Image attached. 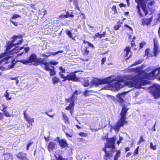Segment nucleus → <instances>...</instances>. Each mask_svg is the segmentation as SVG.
Masks as SVG:
<instances>
[{"label":"nucleus","mask_w":160,"mask_h":160,"mask_svg":"<svg viewBox=\"0 0 160 160\" xmlns=\"http://www.w3.org/2000/svg\"><path fill=\"white\" fill-rule=\"evenodd\" d=\"M145 85V84L142 80L138 77H135L131 81L122 82H115L111 84L108 85V86L104 87V89L106 90L118 91L120 88H123L124 86L130 88L135 87L137 88H142V86Z\"/></svg>","instance_id":"1"},{"label":"nucleus","mask_w":160,"mask_h":160,"mask_svg":"<svg viewBox=\"0 0 160 160\" xmlns=\"http://www.w3.org/2000/svg\"><path fill=\"white\" fill-rule=\"evenodd\" d=\"M17 36H15L12 37L11 41H8L7 43L6 49V55L11 56L10 58L12 57V54L14 53H17L18 52V50H22L24 48V47H22L19 48L17 45H18L21 44L22 42V40H20L19 42L13 44L17 38Z\"/></svg>","instance_id":"2"},{"label":"nucleus","mask_w":160,"mask_h":160,"mask_svg":"<svg viewBox=\"0 0 160 160\" xmlns=\"http://www.w3.org/2000/svg\"><path fill=\"white\" fill-rule=\"evenodd\" d=\"M122 104H123V106L122 108L121 112L120 113V115L121 117L119 119L117 122V123L113 126L112 128L114 129L115 131H118L119 130L121 127L123 126L124 125L128 123L127 121L126 120V114L128 110V108H127L126 105L124 103H125V101H119Z\"/></svg>","instance_id":"3"},{"label":"nucleus","mask_w":160,"mask_h":160,"mask_svg":"<svg viewBox=\"0 0 160 160\" xmlns=\"http://www.w3.org/2000/svg\"><path fill=\"white\" fill-rule=\"evenodd\" d=\"M142 77L144 79L150 80L157 78L160 81V67L152 69L150 72L143 74Z\"/></svg>","instance_id":"4"},{"label":"nucleus","mask_w":160,"mask_h":160,"mask_svg":"<svg viewBox=\"0 0 160 160\" xmlns=\"http://www.w3.org/2000/svg\"><path fill=\"white\" fill-rule=\"evenodd\" d=\"M114 80V79H112L110 77L102 79L94 78L91 81V83L92 86L97 87L103 84L111 83Z\"/></svg>","instance_id":"5"},{"label":"nucleus","mask_w":160,"mask_h":160,"mask_svg":"<svg viewBox=\"0 0 160 160\" xmlns=\"http://www.w3.org/2000/svg\"><path fill=\"white\" fill-rule=\"evenodd\" d=\"M150 91L155 99H158L160 97V86L158 84L153 85L151 88Z\"/></svg>","instance_id":"6"},{"label":"nucleus","mask_w":160,"mask_h":160,"mask_svg":"<svg viewBox=\"0 0 160 160\" xmlns=\"http://www.w3.org/2000/svg\"><path fill=\"white\" fill-rule=\"evenodd\" d=\"M150 0H135L136 2L138 4L137 6V9L140 8L139 6V5H140L141 8L144 12L145 16L149 14L147 7V3L148 1Z\"/></svg>","instance_id":"7"},{"label":"nucleus","mask_w":160,"mask_h":160,"mask_svg":"<svg viewBox=\"0 0 160 160\" xmlns=\"http://www.w3.org/2000/svg\"><path fill=\"white\" fill-rule=\"evenodd\" d=\"M37 55L35 53H32L28 59L22 60L21 62L25 64L31 63L32 62L35 63L37 60Z\"/></svg>","instance_id":"8"},{"label":"nucleus","mask_w":160,"mask_h":160,"mask_svg":"<svg viewBox=\"0 0 160 160\" xmlns=\"http://www.w3.org/2000/svg\"><path fill=\"white\" fill-rule=\"evenodd\" d=\"M116 139L115 137L107 138V143L106 144L105 147L107 148L114 149L115 148L114 142L116 141Z\"/></svg>","instance_id":"9"},{"label":"nucleus","mask_w":160,"mask_h":160,"mask_svg":"<svg viewBox=\"0 0 160 160\" xmlns=\"http://www.w3.org/2000/svg\"><path fill=\"white\" fill-rule=\"evenodd\" d=\"M67 80L68 81H72L74 82H77L79 80L78 78L77 77L75 72H72L69 73L67 75Z\"/></svg>","instance_id":"10"},{"label":"nucleus","mask_w":160,"mask_h":160,"mask_svg":"<svg viewBox=\"0 0 160 160\" xmlns=\"http://www.w3.org/2000/svg\"><path fill=\"white\" fill-rule=\"evenodd\" d=\"M154 42L153 46V55L154 57H157L159 53L160 50L158 49V42L156 39L153 40Z\"/></svg>","instance_id":"11"},{"label":"nucleus","mask_w":160,"mask_h":160,"mask_svg":"<svg viewBox=\"0 0 160 160\" xmlns=\"http://www.w3.org/2000/svg\"><path fill=\"white\" fill-rule=\"evenodd\" d=\"M11 56L6 55L5 53H3L1 54L0 55V65L3 62H5V63L7 64L8 63L7 61L10 58Z\"/></svg>","instance_id":"12"},{"label":"nucleus","mask_w":160,"mask_h":160,"mask_svg":"<svg viewBox=\"0 0 160 160\" xmlns=\"http://www.w3.org/2000/svg\"><path fill=\"white\" fill-rule=\"evenodd\" d=\"M24 117L26 120L28 122V123L31 124V126L32 125V123L34 122V119L28 115L26 114V111H23Z\"/></svg>","instance_id":"13"},{"label":"nucleus","mask_w":160,"mask_h":160,"mask_svg":"<svg viewBox=\"0 0 160 160\" xmlns=\"http://www.w3.org/2000/svg\"><path fill=\"white\" fill-rule=\"evenodd\" d=\"M2 108H0V110L3 112V115L6 117H10L11 116H13V115L10 114L9 112L6 110V109L8 108L7 106H5L3 105H2Z\"/></svg>","instance_id":"14"},{"label":"nucleus","mask_w":160,"mask_h":160,"mask_svg":"<svg viewBox=\"0 0 160 160\" xmlns=\"http://www.w3.org/2000/svg\"><path fill=\"white\" fill-rule=\"evenodd\" d=\"M81 93L80 91L76 90L72 94L70 98L71 100H75L77 98V97L78 95H80Z\"/></svg>","instance_id":"15"},{"label":"nucleus","mask_w":160,"mask_h":160,"mask_svg":"<svg viewBox=\"0 0 160 160\" xmlns=\"http://www.w3.org/2000/svg\"><path fill=\"white\" fill-rule=\"evenodd\" d=\"M70 103L68 106L66 107V109L67 110H70V113L71 115L72 114L73 107L74 105V101H70Z\"/></svg>","instance_id":"16"},{"label":"nucleus","mask_w":160,"mask_h":160,"mask_svg":"<svg viewBox=\"0 0 160 160\" xmlns=\"http://www.w3.org/2000/svg\"><path fill=\"white\" fill-rule=\"evenodd\" d=\"M17 157L22 160H28L26 155L23 153L19 152L17 154Z\"/></svg>","instance_id":"17"},{"label":"nucleus","mask_w":160,"mask_h":160,"mask_svg":"<svg viewBox=\"0 0 160 160\" xmlns=\"http://www.w3.org/2000/svg\"><path fill=\"white\" fill-rule=\"evenodd\" d=\"M56 144L53 142H51L49 143L48 148L49 152H51L56 147Z\"/></svg>","instance_id":"18"},{"label":"nucleus","mask_w":160,"mask_h":160,"mask_svg":"<svg viewBox=\"0 0 160 160\" xmlns=\"http://www.w3.org/2000/svg\"><path fill=\"white\" fill-rule=\"evenodd\" d=\"M152 18H149L143 19L142 22V25H144L146 24V25H150L152 22Z\"/></svg>","instance_id":"19"},{"label":"nucleus","mask_w":160,"mask_h":160,"mask_svg":"<svg viewBox=\"0 0 160 160\" xmlns=\"http://www.w3.org/2000/svg\"><path fill=\"white\" fill-rule=\"evenodd\" d=\"M60 146L62 148H66L67 146V143L65 139H62L59 141Z\"/></svg>","instance_id":"20"},{"label":"nucleus","mask_w":160,"mask_h":160,"mask_svg":"<svg viewBox=\"0 0 160 160\" xmlns=\"http://www.w3.org/2000/svg\"><path fill=\"white\" fill-rule=\"evenodd\" d=\"M88 47L86 46H84L83 48H82V51L84 55H87L89 52V51L88 50Z\"/></svg>","instance_id":"21"},{"label":"nucleus","mask_w":160,"mask_h":160,"mask_svg":"<svg viewBox=\"0 0 160 160\" xmlns=\"http://www.w3.org/2000/svg\"><path fill=\"white\" fill-rule=\"evenodd\" d=\"M106 34V33L105 32H103L101 34H100L98 32L95 34L94 37L95 38H101L102 37H104L105 36Z\"/></svg>","instance_id":"22"},{"label":"nucleus","mask_w":160,"mask_h":160,"mask_svg":"<svg viewBox=\"0 0 160 160\" xmlns=\"http://www.w3.org/2000/svg\"><path fill=\"white\" fill-rule=\"evenodd\" d=\"M44 62H42V59L41 58H37V60H36L35 63H34V65L35 66H38L39 64H43Z\"/></svg>","instance_id":"23"},{"label":"nucleus","mask_w":160,"mask_h":160,"mask_svg":"<svg viewBox=\"0 0 160 160\" xmlns=\"http://www.w3.org/2000/svg\"><path fill=\"white\" fill-rule=\"evenodd\" d=\"M145 67L144 64L142 65V66L139 67H137L136 68H134L133 69L135 72H138L139 71L142 70Z\"/></svg>","instance_id":"24"},{"label":"nucleus","mask_w":160,"mask_h":160,"mask_svg":"<svg viewBox=\"0 0 160 160\" xmlns=\"http://www.w3.org/2000/svg\"><path fill=\"white\" fill-rule=\"evenodd\" d=\"M131 50L130 48L129 47H127L124 50V52L125 53V56L128 57V55Z\"/></svg>","instance_id":"25"},{"label":"nucleus","mask_w":160,"mask_h":160,"mask_svg":"<svg viewBox=\"0 0 160 160\" xmlns=\"http://www.w3.org/2000/svg\"><path fill=\"white\" fill-rule=\"evenodd\" d=\"M63 52V51H61V50H59V51H58L57 52H46V54H48L49 53V55H50V56L51 55H53V56H55L56 55L59 53H62Z\"/></svg>","instance_id":"26"},{"label":"nucleus","mask_w":160,"mask_h":160,"mask_svg":"<svg viewBox=\"0 0 160 160\" xmlns=\"http://www.w3.org/2000/svg\"><path fill=\"white\" fill-rule=\"evenodd\" d=\"M43 65H45V69L47 71H50L52 69V68H50L49 67V64L48 62H45L43 63Z\"/></svg>","instance_id":"27"},{"label":"nucleus","mask_w":160,"mask_h":160,"mask_svg":"<svg viewBox=\"0 0 160 160\" xmlns=\"http://www.w3.org/2000/svg\"><path fill=\"white\" fill-rule=\"evenodd\" d=\"M62 116L63 117V119L65 123L66 124L69 123V119L67 116V115L66 114L63 113Z\"/></svg>","instance_id":"28"},{"label":"nucleus","mask_w":160,"mask_h":160,"mask_svg":"<svg viewBox=\"0 0 160 160\" xmlns=\"http://www.w3.org/2000/svg\"><path fill=\"white\" fill-rule=\"evenodd\" d=\"M59 80L60 79L59 78H57L56 76H55L54 77H53L52 78V83L54 84H55L58 83L59 81Z\"/></svg>","instance_id":"29"},{"label":"nucleus","mask_w":160,"mask_h":160,"mask_svg":"<svg viewBox=\"0 0 160 160\" xmlns=\"http://www.w3.org/2000/svg\"><path fill=\"white\" fill-rule=\"evenodd\" d=\"M152 69H153L151 67H149L146 68L145 69L142 70V73L145 74L146 73H148L147 72H150Z\"/></svg>","instance_id":"30"},{"label":"nucleus","mask_w":160,"mask_h":160,"mask_svg":"<svg viewBox=\"0 0 160 160\" xmlns=\"http://www.w3.org/2000/svg\"><path fill=\"white\" fill-rule=\"evenodd\" d=\"M59 74L60 76V78H61L63 79L62 80V81L64 82L66 80H67V75L66 76H65L63 73H62V72H59Z\"/></svg>","instance_id":"31"},{"label":"nucleus","mask_w":160,"mask_h":160,"mask_svg":"<svg viewBox=\"0 0 160 160\" xmlns=\"http://www.w3.org/2000/svg\"><path fill=\"white\" fill-rule=\"evenodd\" d=\"M83 43L84 44H86L87 43L88 44V45L87 47H88V48H89V47H90L92 48H94V47L93 45L91 43L88 42V41H86L85 40H84L83 41Z\"/></svg>","instance_id":"32"},{"label":"nucleus","mask_w":160,"mask_h":160,"mask_svg":"<svg viewBox=\"0 0 160 160\" xmlns=\"http://www.w3.org/2000/svg\"><path fill=\"white\" fill-rule=\"evenodd\" d=\"M116 154L114 157V160H117V158L120 156V151L116 150Z\"/></svg>","instance_id":"33"},{"label":"nucleus","mask_w":160,"mask_h":160,"mask_svg":"<svg viewBox=\"0 0 160 160\" xmlns=\"http://www.w3.org/2000/svg\"><path fill=\"white\" fill-rule=\"evenodd\" d=\"M52 68V69L49 71H50V76H53L56 74V72L54 70V67L53 66H50Z\"/></svg>","instance_id":"34"},{"label":"nucleus","mask_w":160,"mask_h":160,"mask_svg":"<svg viewBox=\"0 0 160 160\" xmlns=\"http://www.w3.org/2000/svg\"><path fill=\"white\" fill-rule=\"evenodd\" d=\"M72 12H71L70 13L68 11H67L66 12V18H69L71 17L73 18L74 17V15L72 14Z\"/></svg>","instance_id":"35"},{"label":"nucleus","mask_w":160,"mask_h":160,"mask_svg":"<svg viewBox=\"0 0 160 160\" xmlns=\"http://www.w3.org/2000/svg\"><path fill=\"white\" fill-rule=\"evenodd\" d=\"M8 91V90H6V92L4 94V96L7 99H8V100H10L12 98H11V97H9V94L8 92H7V91Z\"/></svg>","instance_id":"36"},{"label":"nucleus","mask_w":160,"mask_h":160,"mask_svg":"<svg viewBox=\"0 0 160 160\" xmlns=\"http://www.w3.org/2000/svg\"><path fill=\"white\" fill-rule=\"evenodd\" d=\"M150 147L151 149L153 150H155L156 149V145H153L152 142L150 143Z\"/></svg>","instance_id":"37"},{"label":"nucleus","mask_w":160,"mask_h":160,"mask_svg":"<svg viewBox=\"0 0 160 160\" xmlns=\"http://www.w3.org/2000/svg\"><path fill=\"white\" fill-rule=\"evenodd\" d=\"M123 96V94L122 93L121 94H118L117 95V97L118 100H123V98H122V97Z\"/></svg>","instance_id":"38"},{"label":"nucleus","mask_w":160,"mask_h":160,"mask_svg":"<svg viewBox=\"0 0 160 160\" xmlns=\"http://www.w3.org/2000/svg\"><path fill=\"white\" fill-rule=\"evenodd\" d=\"M91 93V92L89 91L88 90L85 91L83 93V95L85 96H88L90 95Z\"/></svg>","instance_id":"39"},{"label":"nucleus","mask_w":160,"mask_h":160,"mask_svg":"<svg viewBox=\"0 0 160 160\" xmlns=\"http://www.w3.org/2000/svg\"><path fill=\"white\" fill-rule=\"evenodd\" d=\"M89 85V82L87 79H86L84 80V83H83V85L85 87H87Z\"/></svg>","instance_id":"40"},{"label":"nucleus","mask_w":160,"mask_h":160,"mask_svg":"<svg viewBox=\"0 0 160 160\" xmlns=\"http://www.w3.org/2000/svg\"><path fill=\"white\" fill-rule=\"evenodd\" d=\"M111 9L112 11L114 12L113 14H115L117 12L116 6L115 5L113 6Z\"/></svg>","instance_id":"41"},{"label":"nucleus","mask_w":160,"mask_h":160,"mask_svg":"<svg viewBox=\"0 0 160 160\" xmlns=\"http://www.w3.org/2000/svg\"><path fill=\"white\" fill-rule=\"evenodd\" d=\"M66 32L70 38H72V33L70 31L68 30L66 31Z\"/></svg>","instance_id":"42"},{"label":"nucleus","mask_w":160,"mask_h":160,"mask_svg":"<svg viewBox=\"0 0 160 160\" xmlns=\"http://www.w3.org/2000/svg\"><path fill=\"white\" fill-rule=\"evenodd\" d=\"M142 62V60H139L137 61H136V62H134V63L132 64L131 66H134V65H138V64H141Z\"/></svg>","instance_id":"43"},{"label":"nucleus","mask_w":160,"mask_h":160,"mask_svg":"<svg viewBox=\"0 0 160 160\" xmlns=\"http://www.w3.org/2000/svg\"><path fill=\"white\" fill-rule=\"evenodd\" d=\"M145 141V140L143 139V137L142 136H141L140 137V139L138 142L137 144L138 145L139 144L141 143L144 142Z\"/></svg>","instance_id":"44"},{"label":"nucleus","mask_w":160,"mask_h":160,"mask_svg":"<svg viewBox=\"0 0 160 160\" xmlns=\"http://www.w3.org/2000/svg\"><path fill=\"white\" fill-rule=\"evenodd\" d=\"M49 63L51 65H55L57 64L58 63V62H56L54 61H51L49 62Z\"/></svg>","instance_id":"45"},{"label":"nucleus","mask_w":160,"mask_h":160,"mask_svg":"<svg viewBox=\"0 0 160 160\" xmlns=\"http://www.w3.org/2000/svg\"><path fill=\"white\" fill-rule=\"evenodd\" d=\"M147 8L148 9V10L151 12V13L149 14V15H151L153 13V12L154 9L150 7L149 6H147Z\"/></svg>","instance_id":"46"},{"label":"nucleus","mask_w":160,"mask_h":160,"mask_svg":"<svg viewBox=\"0 0 160 160\" xmlns=\"http://www.w3.org/2000/svg\"><path fill=\"white\" fill-rule=\"evenodd\" d=\"M20 16L18 14H14L12 17V19H16L20 17Z\"/></svg>","instance_id":"47"},{"label":"nucleus","mask_w":160,"mask_h":160,"mask_svg":"<svg viewBox=\"0 0 160 160\" xmlns=\"http://www.w3.org/2000/svg\"><path fill=\"white\" fill-rule=\"evenodd\" d=\"M155 3V2L154 1H152L148 3L147 6H152V5L154 4Z\"/></svg>","instance_id":"48"},{"label":"nucleus","mask_w":160,"mask_h":160,"mask_svg":"<svg viewBox=\"0 0 160 160\" xmlns=\"http://www.w3.org/2000/svg\"><path fill=\"white\" fill-rule=\"evenodd\" d=\"M137 12L139 15L140 17H142L143 16V14L141 13V11L140 8L137 9Z\"/></svg>","instance_id":"49"},{"label":"nucleus","mask_w":160,"mask_h":160,"mask_svg":"<svg viewBox=\"0 0 160 160\" xmlns=\"http://www.w3.org/2000/svg\"><path fill=\"white\" fill-rule=\"evenodd\" d=\"M59 69L60 70V72H62V73H64L65 72V69L64 68H63L62 67H60L59 68Z\"/></svg>","instance_id":"50"},{"label":"nucleus","mask_w":160,"mask_h":160,"mask_svg":"<svg viewBox=\"0 0 160 160\" xmlns=\"http://www.w3.org/2000/svg\"><path fill=\"white\" fill-rule=\"evenodd\" d=\"M146 44L145 42H142L139 44V48H142L143 46Z\"/></svg>","instance_id":"51"},{"label":"nucleus","mask_w":160,"mask_h":160,"mask_svg":"<svg viewBox=\"0 0 160 160\" xmlns=\"http://www.w3.org/2000/svg\"><path fill=\"white\" fill-rule=\"evenodd\" d=\"M73 4L76 7H78V4L79 0H73Z\"/></svg>","instance_id":"52"},{"label":"nucleus","mask_w":160,"mask_h":160,"mask_svg":"<svg viewBox=\"0 0 160 160\" xmlns=\"http://www.w3.org/2000/svg\"><path fill=\"white\" fill-rule=\"evenodd\" d=\"M121 26L120 25H116L114 26V29L116 30H118Z\"/></svg>","instance_id":"53"},{"label":"nucleus","mask_w":160,"mask_h":160,"mask_svg":"<svg viewBox=\"0 0 160 160\" xmlns=\"http://www.w3.org/2000/svg\"><path fill=\"white\" fill-rule=\"evenodd\" d=\"M10 22L15 26H17L18 25V23L17 22H14L12 20H10Z\"/></svg>","instance_id":"54"},{"label":"nucleus","mask_w":160,"mask_h":160,"mask_svg":"<svg viewBox=\"0 0 160 160\" xmlns=\"http://www.w3.org/2000/svg\"><path fill=\"white\" fill-rule=\"evenodd\" d=\"M14 62H15V61H14L13 60L12 61V65H11L10 66H9L10 68H13L14 64L15 63V62L14 63Z\"/></svg>","instance_id":"55"},{"label":"nucleus","mask_w":160,"mask_h":160,"mask_svg":"<svg viewBox=\"0 0 160 160\" xmlns=\"http://www.w3.org/2000/svg\"><path fill=\"white\" fill-rule=\"evenodd\" d=\"M79 135L82 137H86V134L84 132L79 133Z\"/></svg>","instance_id":"56"},{"label":"nucleus","mask_w":160,"mask_h":160,"mask_svg":"<svg viewBox=\"0 0 160 160\" xmlns=\"http://www.w3.org/2000/svg\"><path fill=\"white\" fill-rule=\"evenodd\" d=\"M32 143V142H30L27 144V150H28V149L29 147H30L31 146Z\"/></svg>","instance_id":"57"},{"label":"nucleus","mask_w":160,"mask_h":160,"mask_svg":"<svg viewBox=\"0 0 160 160\" xmlns=\"http://www.w3.org/2000/svg\"><path fill=\"white\" fill-rule=\"evenodd\" d=\"M124 26L125 27L129 29H130L132 31V28L128 25L126 24Z\"/></svg>","instance_id":"58"},{"label":"nucleus","mask_w":160,"mask_h":160,"mask_svg":"<svg viewBox=\"0 0 160 160\" xmlns=\"http://www.w3.org/2000/svg\"><path fill=\"white\" fill-rule=\"evenodd\" d=\"M139 147H138L134 150V152L135 154H138V148H139Z\"/></svg>","instance_id":"59"},{"label":"nucleus","mask_w":160,"mask_h":160,"mask_svg":"<svg viewBox=\"0 0 160 160\" xmlns=\"http://www.w3.org/2000/svg\"><path fill=\"white\" fill-rule=\"evenodd\" d=\"M106 58H102V60H101V61H102V63H101V64H103L106 61Z\"/></svg>","instance_id":"60"},{"label":"nucleus","mask_w":160,"mask_h":160,"mask_svg":"<svg viewBox=\"0 0 160 160\" xmlns=\"http://www.w3.org/2000/svg\"><path fill=\"white\" fill-rule=\"evenodd\" d=\"M46 52H45V53H43V54H41V56H42L43 57H47V58H48V57L50 56V55H46Z\"/></svg>","instance_id":"61"},{"label":"nucleus","mask_w":160,"mask_h":160,"mask_svg":"<svg viewBox=\"0 0 160 160\" xmlns=\"http://www.w3.org/2000/svg\"><path fill=\"white\" fill-rule=\"evenodd\" d=\"M29 49V47H26L24 48V51H25L26 53H27Z\"/></svg>","instance_id":"62"},{"label":"nucleus","mask_w":160,"mask_h":160,"mask_svg":"<svg viewBox=\"0 0 160 160\" xmlns=\"http://www.w3.org/2000/svg\"><path fill=\"white\" fill-rule=\"evenodd\" d=\"M110 152L105 151V156L106 157H108L109 156Z\"/></svg>","instance_id":"63"},{"label":"nucleus","mask_w":160,"mask_h":160,"mask_svg":"<svg viewBox=\"0 0 160 160\" xmlns=\"http://www.w3.org/2000/svg\"><path fill=\"white\" fill-rule=\"evenodd\" d=\"M119 6L120 8H121L123 7H125L126 5L123 3H121L119 5Z\"/></svg>","instance_id":"64"}]
</instances>
